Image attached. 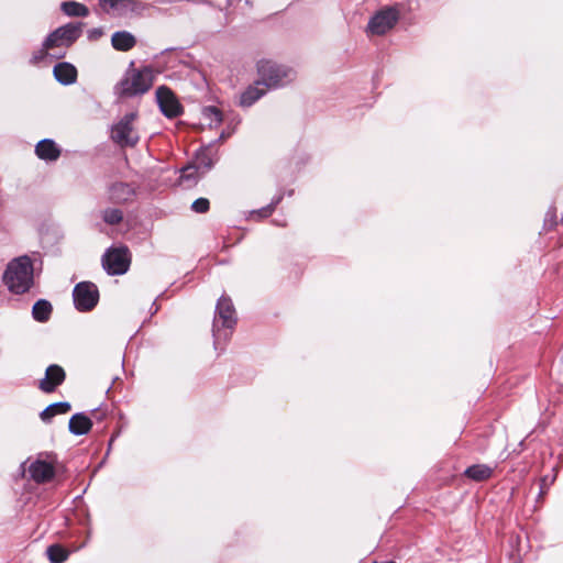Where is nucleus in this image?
I'll return each instance as SVG.
<instances>
[{"instance_id":"4","label":"nucleus","mask_w":563,"mask_h":563,"mask_svg":"<svg viewBox=\"0 0 563 563\" xmlns=\"http://www.w3.org/2000/svg\"><path fill=\"white\" fill-rule=\"evenodd\" d=\"M84 24L67 23L53 31L44 41V47L51 48H68L81 35Z\"/></svg>"},{"instance_id":"25","label":"nucleus","mask_w":563,"mask_h":563,"mask_svg":"<svg viewBox=\"0 0 563 563\" xmlns=\"http://www.w3.org/2000/svg\"><path fill=\"white\" fill-rule=\"evenodd\" d=\"M101 216L103 221L111 225L120 223L123 219V213L118 208H108L102 211Z\"/></svg>"},{"instance_id":"22","label":"nucleus","mask_w":563,"mask_h":563,"mask_svg":"<svg viewBox=\"0 0 563 563\" xmlns=\"http://www.w3.org/2000/svg\"><path fill=\"white\" fill-rule=\"evenodd\" d=\"M51 313L52 305L47 300L41 299L34 303L32 314L36 321H47L49 319Z\"/></svg>"},{"instance_id":"20","label":"nucleus","mask_w":563,"mask_h":563,"mask_svg":"<svg viewBox=\"0 0 563 563\" xmlns=\"http://www.w3.org/2000/svg\"><path fill=\"white\" fill-rule=\"evenodd\" d=\"M70 408V404L66 401L52 404L41 412V419L44 422H49L53 417L56 415L67 413Z\"/></svg>"},{"instance_id":"8","label":"nucleus","mask_w":563,"mask_h":563,"mask_svg":"<svg viewBox=\"0 0 563 563\" xmlns=\"http://www.w3.org/2000/svg\"><path fill=\"white\" fill-rule=\"evenodd\" d=\"M398 18L397 10L393 8L382 10L369 20L367 32L372 35H384L396 25Z\"/></svg>"},{"instance_id":"7","label":"nucleus","mask_w":563,"mask_h":563,"mask_svg":"<svg viewBox=\"0 0 563 563\" xmlns=\"http://www.w3.org/2000/svg\"><path fill=\"white\" fill-rule=\"evenodd\" d=\"M75 307L80 311L91 310L98 302L99 292L92 283L82 282L73 291Z\"/></svg>"},{"instance_id":"13","label":"nucleus","mask_w":563,"mask_h":563,"mask_svg":"<svg viewBox=\"0 0 563 563\" xmlns=\"http://www.w3.org/2000/svg\"><path fill=\"white\" fill-rule=\"evenodd\" d=\"M53 74L55 79L62 85H71L77 79L76 67L66 62L55 65Z\"/></svg>"},{"instance_id":"1","label":"nucleus","mask_w":563,"mask_h":563,"mask_svg":"<svg viewBox=\"0 0 563 563\" xmlns=\"http://www.w3.org/2000/svg\"><path fill=\"white\" fill-rule=\"evenodd\" d=\"M154 74L150 67L126 69L122 79L115 85L114 92L119 97H134L143 95L151 89Z\"/></svg>"},{"instance_id":"10","label":"nucleus","mask_w":563,"mask_h":563,"mask_svg":"<svg viewBox=\"0 0 563 563\" xmlns=\"http://www.w3.org/2000/svg\"><path fill=\"white\" fill-rule=\"evenodd\" d=\"M222 321V325L225 328H232L235 324V309L231 299L227 296H222L218 300L217 316L213 322V334L217 335L218 322Z\"/></svg>"},{"instance_id":"16","label":"nucleus","mask_w":563,"mask_h":563,"mask_svg":"<svg viewBox=\"0 0 563 563\" xmlns=\"http://www.w3.org/2000/svg\"><path fill=\"white\" fill-rule=\"evenodd\" d=\"M69 431L75 435H82L90 431L92 422L85 413H76L69 419Z\"/></svg>"},{"instance_id":"2","label":"nucleus","mask_w":563,"mask_h":563,"mask_svg":"<svg viewBox=\"0 0 563 563\" xmlns=\"http://www.w3.org/2000/svg\"><path fill=\"white\" fill-rule=\"evenodd\" d=\"M4 283L9 290L15 294H24L33 284V265L27 256L13 260L7 267Z\"/></svg>"},{"instance_id":"32","label":"nucleus","mask_w":563,"mask_h":563,"mask_svg":"<svg viewBox=\"0 0 563 563\" xmlns=\"http://www.w3.org/2000/svg\"><path fill=\"white\" fill-rule=\"evenodd\" d=\"M272 210H273V207L269 206V207L261 209L258 211V214H261L262 217H267L271 214Z\"/></svg>"},{"instance_id":"24","label":"nucleus","mask_w":563,"mask_h":563,"mask_svg":"<svg viewBox=\"0 0 563 563\" xmlns=\"http://www.w3.org/2000/svg\"><path fill=\"white\" fill-rule=\"evenodd\" d=\"M46 554L52 563H63L68 559L69 552L59 544H52L47 548Z\"/></svg>"},{"instance_id":"14","label":"nucleus","mask_w":563,"mask_h":563,"mask_svg":"<svg viewBox=\"0 0 563 563\" xmlns=\"http://www.w3.org/2000/svg\"><path fill=\"white\" fill-rule=\"evenodd\" d=\"M134 195V189L125 183H115L109 187V199L115 203L128 201Z\"/></svg>"},{"instance_id":"33","label":"nucleus","mask_w":563,"mask_h":563,"mask_svg":"<svg viewBox=\"0 0 563 563\" xmlns=\"http://www.w3.org/2000/svg\"><path fill=\"white\" fill-rule=\"evenodd\" d=\"M55 57H63L64 54H59V55H54Z\"/></svg>"},{"instance_id":"26","label":"nucleus","mask_w":563,"mask_h":563,"mask_svg":"<svg viewBox=\"0 0 563 563\" xmlns=\"http://www.w3.org/2000/svg\"><path fill=\"white\" fill-rule=\"evenodd\" d=\"M213 165V161L207 155L206 151L198 153L195 167L202 174L207 173Z\"/></svg>"},{"instance_id":"9","label":"nucleus","mask_w":563,"mask_h":563,"mask_svg":"<svg viewBox=\"0 0 563 563\" xmlns=\"http://www.w3.org/2000/svg\"><path fill=\"white\" fill-rule=\"evenodd\" d=\"M156 99L159 109L166 117L176 118L181 113V106L169 88L165 86L158 87L156 90Z\"/></svg>"},{"instance_id":"11","label":"nucleus","mask_w":563,"mask_h":563,"mask_svg":"<svg viewBox=\"0 0 563 563\" xmlns=\"http://www.w3.org/2000/svg\"><path fill=\"white\" fill-rule=\"evenodd\" d=\"M65 371L59 365H49L38 387L44 393H53L65 380Z\"/></svg>"},{"instance_id":"5","label":"nucleus","mask_w":563,"mask_h":563,"mask_svg":"<svg viewBox=\"0 0 563 563\" xmlns=\"http://www.w3.org/2000/svg\"><path fill=\"white\" fill-rule=\"evenodd\" d=\"M136 119L135 112L125 114L117 124L112 126L111 137L121 146H133L139 141V135L133 128Z\"/></svg>"},{"instance_id":"19","label":"nucleus","mask_w":563,"mask_h":563,"mask_svg":"<svg viewBox=\"0 0 563 563\" xmlns=\"http://www.w3.org/2000/svg\"><path fill=\"white\" fill-rule=\"evenodd\" d=\"M103 7H109L118 14H126L137 9L139 2L136 0H100Z\"/></svg>"},{"instance_id":"6","label":"nucleus","mask_w":563,"mask_h":563,"mask_svg":"<svg viewBox=\"0 0 563 563\" xmlns=\"http://www.w3.org/2000/svg\"><path fill=\"white\" fill-rule=\"evenodd\" d=\"M102 266L110 275H122L130 266L129 250L126 247L109 249L102 256Z\"/></svg>"},{"instance_id":"23","label":"nucleus","mask_w":563,"mask_h":563,"mask_svg":"<svg viewBox=\"0 0 563 563\" xmlns=\"http://www.w3.org/2000/svg\"><path fill=\"white\" fill-rule=\"evenodd\" d=\"M62 10L68 16H87L89 13V10L86 5L76 1L63 2Z\"/></svg>"},{"instance_id":"28","label":"nucleus","mask_w":563,"mask_h":563,"mask_svg":"<svg viewBox=\"0 0 563 563\" xmlns=\"http://www.w3.org/2000/svg\"><path fill=\"white\" fill-rule=\"evenodd\" d=\"M203 114L210 119V124L216 122L217 124L222 121L221 112L216 107H207L203 110Z\"/></svg>"},{"instance_id":"31","label":"nucleus","mask_w":563,"mask_h":563,"mask_svg":"<svg viewBox=\"0 0 563 563\" xmlns=\"http://www.w3.org/2000/svg\"><path fill=\"white\" fill-rule=\"evenodd\" d=\"M89 38L97 40L102 35L101 29H92L89 31Z\"/></svg>"},{"instance_id":"17","label":"nucleus","mask_w":563,"mask_h":563,"mask_svg":"<svg viewBox=\"0 0 563 563\" xmlns=\"http://www.w3.org/2000/svg\"><path fill=\"white\" fill-rule=\"evenodd\" d=\"M111 43L115 49L126 52L134 47L136 40L130 32L119 31L112 35Z\"/></svg>"},{"instance_id":"27","label":"nucleus","mask_w":563,"mask_h":563,"mask_svg":"<svg viewBox=\"0 0 563 563\" xmlns=\"http://www.w3.org/2000/svg\"><path fill=\"white\" fill-rule=\"evenodd\" d=\"M203 175L194 165L187 166L181 170V180H196L199 176Z\"/></svg>"},{"instance_id":"3","label":"nucleus","mask_w":563,"mask_h":563,"mask_svg":"<svg viewBox=\"0 0 563 563\" xmlns=\"http://www.w3.org/2000/svg\"><path fill=\"white\" fill-rule=\"evenodd\" d=\"M261 82L266 88H278L295 78V71L272 60H261L257 64Z\"/></svg>"},{"instance_id":"21","label":"nucleus","mask_w":563,"mask_h":563,"mask_svg":"<svg viewBox=\"0 0 563 563\" xmlns=\"http://www.w3.org/2000/svg\"><path fill=\"white\" fill-rule=\"evenodd\" d=\"M492 473L493 468L484 464L472 465L465 470V475L477 482L489 478Z\"/></svg>"},{"instance_id":"18","label":"nucleus","mask_w":563,"mask_h":563,"mask_svg":"<svg viewBox=\"0 0 563 563\" xmlns=\"http://www.w3.org/2000/svg\"><path fill=\"white\" fill-rule=\"evenodd\" d=\"M261 86L264 85L258 80L254 86H250L245 91H243L240 98V104L243 107H251L255 101L264 96L266 89Z\"/></svg>"},{"instance_id":"30","label":"nucleus","mask_w":563,"mask_h":563,"mask_svg":"<svg viewBox=\"0 0 563 563\" xmlns=\"http://www.w3.org/2000/svg\"><path fill=\"white\" fill-rule=\"evenodd\" d=\"M51 51H52L51 48H45L44 44H43L42 48L38 52L33 54L32 62L34 64L40 63L42 59H44L49 54Z\"/></svg>"},{"instance_id":"12","label":"nucleus","mask_w":563,"mask_h":563,"mask_svg":"<svg viewBox=\"0 0 563 563\" xmlns=\"http://www.w3.org/2000/svg\"><path fill=\"white\" fill-rule=\"evenodd\" d=\"M29 472L31 477L37 483H45L53 478L54 466L45 461L37 460L30 465Z\"/></svg>"},{"instance_id":"15","label":"nucleus","mask_w":563,"mask_h":563,"mask_svg":"<svg viewBox=\"0 0 563 563\" xmlns=\"http://www.w3.org/2000/svg\"><path fill=\"white\" fill-rule=\"evenodd\" d=\"M35 152L40 158L45 161H56L60 154L56 143L48 139L40 141L35 147Z\"/></svg>"},{"instance_id":"29","label":"nucleus","mask_w":563,"mask_h":563,"mask_svg":"<svg viewBox=\"0 0 563 563\" xmlns=\"http://www.w3.org/2000/svg\"><path fill=\"white\" fill-rule=\"evenodd\" d=\"M191 209L198 213L207 212L209 210V200L206 198H198L192 202Z\"/></svg>"}]
</instances>
